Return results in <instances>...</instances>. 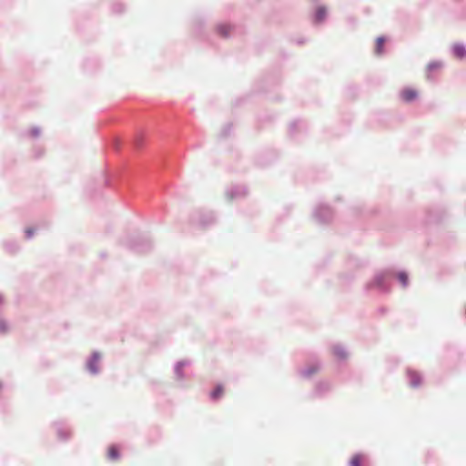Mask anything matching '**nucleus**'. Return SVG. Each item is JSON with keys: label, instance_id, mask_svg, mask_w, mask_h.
<instances>
[{"label": "nucleus", "instance_id": "obj_3", "mask_svg": "<svg viewBox=\"0 0 466 466\" xmlns=\"http://www.w3.org/2000/svg\"><path fill=\"white\" fill-rule=\"evenodd\" d=\"M231 30V26L227 24L218 25L217 26V32L222 36H228Z\"/></svg>", "mask_w": 466, "mask_h": 466}, {"label": "nucleus", "instance_id": "obj_11", "mask_svg": "<svg viewBox=\"0 0 466 466\" xmlns=\"http://www.w3.org/2000/svg\"><path fill=\"white\" fill-rule=\"evenodd\" d=\"M441 67V64L440 62H432L428 65L429 70H437Z\"/></svg>", "mask_w": 466, "mask_h": 466}, {"label": "nucleus", "instance_id": "obj_14", "mask_svg": "<svg viewBox=\"0 0 466 466\" xmlns=\"http://www.w3.org/2000/svg\"><path fill=\"white\" fill-rule=\"evenodd\" d=\"M318 368H314L312 370H306V375L310 376L311 374L315 373L317 371Z\"/></svg>", "mask_w": 466, "mask_h": 466}, {"label": "nucleus", "instance_id": "obj_16", "mask_svg": "<svg viewBox=\"0 0 466 466\" xmlns=\"http://www.w3.org/2000/svg\"><path fill=\"white\" fill-rule=\"evenodd\" d=\"M2 302H3V299H2V298L0 297V305L2 304Z\"/></svg>", "mask_w": 466, "mask_h": 466}, {"label": "nucleus", "instance_id": "obj_7", "mask_svg": "<svg viewBox=\"0 0 466 466\" xmlns=\"http://www.w3.org/2000/svg\"><path fill=\"white\" fill-rule=\"evenodd\" d=\"M224 393V389L221 385H218L215 390L210 393L213 400L219 399Z\"/></svg>", "mask_w": 466, "mask_h": 466}, {"label": "nucleus", "instance_id": "obj_8", "mask_svg": "<svg viewBox=\"0 0 466 466\" xmlns=\"http://www.w3.org/2000/svg\"><path fill=\"white\" fill-rule=\"evenodd\" d=\"M326 13H327V11H326L325 7H322V6L319 7L316 11V20L318 22H321L325 18Z\"/></svg>", "mask_w": 466, "mask_h": 466}, {"label": "nucleus", "instance_id": "obj_2", "mask_svg": "<svg viewBox=\"0 0 466 466\" xmlns=\"http://www.w3.org/2000/svg\"><path fill=\"white\" fill-rule=\"evenodd\" d=\"M453 54L458 58H463L466 56V47L462 45H454L453 48Z\"/></svg>", "mask_w": 466, "mask_h": 466}, {"label": "nucleus", "instance_id": "obj_4", "mask_svg": "<svg viewBox=\"0 0 466 466\" xmlns=\"http://www.w3.org/2000/svg\"><path fill=\"white\" fill-rule=\"evenodd\" d=\"M363 461H364V457L363 455L361 454H355L350 461V466H362L363 465Z\"/></svg>", "mask_w": 466, "mask_h": 466}, {"label": "nucleus", "instance_id": "obj_12", "mask_svg": "<svg viewBox=\"0 0 466 466\" xmlns=\"http://www.w3.org/2000/svg\"><path fill=\"white\" fill-rule=\"evenodd\" d=\"M8 330V326L6 322L3 319H0V333H5Z\"/></svg>", "mask_w": 466, "mask_h": 466}, {"label": "nucleus", "instance_id": "obj_1", "mask_svg": "<svg viewBox=\"0 0 466 466\" xmlns=\"http://www.w3.org/2000/svg\"><path fill=\"white\" fill-rule=\"evenodd\" d=\"M419 96V93L416 89L411 87H406L401 90L400 97L405 102H411L415 100Z\"/></svg>", "mask_w": 466, "mask_h": 466}, {"label": "nucleus", "instance_id": "obj_10", "mask_svg": "<svg viewBox=\"0 0 466 466\" xmlns=\"http://www.w3.org/2000/svg\"><path fill=\"white\" fill-rule=\"evenodd\" d=\"M97 360H97L96 356H94L93 360L88 364V368H89V370H90L92 372H94V373H96V372L97 371V369H96V362H97Z\"/></svg>", "mask_w": 466, "mask_h": 466}, {"label": "nucleus", "instance_id": "obj_9", "mask_svg": "<svg viewBox=\"0 0 466 466\" xmlns=\"http://www.w3.org/2000/svg\"><path fill=\"white\" fill-rule=\"evenodd\" d=\"M398 279H399V280L400 281V283L402 284L403 287L407 286V284H408V276H407L406 273L400 272L398 274Z\"/></svg>", "mask_w": 466, "mask_h": 466}, {"label": "nucleus", "instance_id": "obj_13", "mask_svg": "<svg viewBox=\"0 0 466 466\" xmlns=\"http://www.w3.org/2000/svg\"><path fill=\"white\" fill-rule=\"evenodd\" d=\"M334 352L339 358H344L345 357V353L342 350H335Z\"/></svg>", "mask_w": 466, "mask_h": 466}, {"label": "nucleus", "instance_id": "obj_15", "mask_svg": "<svg viewBox=\"0 0 466 466\" xmlns=\"http://www.w3.org/2000/svg\"><path fill=\"white\" fill-rule=\"evenodd\" d=\"M25 233H26L27 237L30 238L33 236L34 230L31 228H28V229H26Z\"/></svg>", "mask_w": 466, "mask_h": 466}, {"label": "nucleus", "instance_id": "obj_5", "mask_svg": "<svg viewBox=\"0 0 466 466\" xmlns=\"http://www.w3.org/2000/svg\"><path fill=\"white\" fill-rule=\"evenodd\" d=\"M107 456L110 460H117L119 457V451L116 446H110L107 450Z\"/></svg>", "mask_w": 466, "mask_h": 466}, {"label": "nucleus", "instance_id": "obj_6", "mask_svg": "<svg viewBox=\"0 0 466 466\" xmlns=\"http://www.w3.org/2000/svg\"><path fill=\"white\" fill-rule=\"evenodd\" d=\"M385 39L383 37H378L376 40L375 52L377 55H381L383 52Z\"/></svg>", "mask_w": 466, "mask_h": 466}]
</instances>
